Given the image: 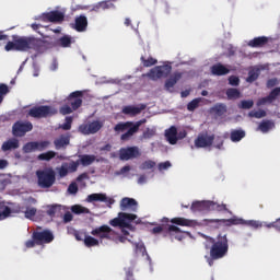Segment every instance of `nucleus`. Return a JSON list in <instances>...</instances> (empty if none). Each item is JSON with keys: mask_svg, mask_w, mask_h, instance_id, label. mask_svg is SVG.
<instances>
[{"mask_svg": "<svg viewBox=\"0 0 280 280\" xmlns=\"http://www.w3.org/2000/svg\"><path fill=\"white\" fill-rule=\"evenodd\" d=\"M12 39L4 46L5 51H40L45 47V40L32 36L12 35Z\"/></svg>", "mask_w": 280, "mask_h": 280, "instance_id": "1", "label": "nucleus"}, {"mask_svg": "<svg viewBox=\"0 0 280 280\" xmlns=\"http://www.w3.org/2000/svg\"><path fill=\"white\" fill-rule=\"evenodd\" d=\"M203 237L211 244L210 256H206L209 266H213L214 261L224 259L229 255V237L226 234L220 233L215 238L206 235Z\"/></svg>", "mask_w": 280, "mask_h": 280, "instance_id": "2", "label": "nucleus"}, {"mask_svg": "<svg viewBox=\"0 0 280 280\" xmlns=\"http://www.w3.org/2000/svg\"><path fill=\"white\" fill-rule=\"evenodd\" d=\"M37 184L42 189H49V187H54L56 183V171L54 168H45L36 172Z\"/></svg>", "mask_w": 280, "mask_h": 280, "instance_id": "3", "label": "nucleus"}, {"mask_svg": "<svg viewBox=\"0 0 280 280\" xmlns=\"http://www.w3.org/2000/svg\"><path fill=\"white\" fill-rule=\"evenodd\" d=\"M58 115V109L49 105L34 106L28 110V117L34 119H47V117H54Z\"/></svg>", "mask_w": 280, "mask_h": 280, "instance_id": "4", "label": "nucleus"}, {"mask_svg": "<svg viewBox=\"0 0 280 280\" xmlns=\"http://www.w3.org/2000/svg\"><path fill=\"white\" fill-rule=\"evenodd\" d=\"M137 220V214L119 212L117 218L109 221L110 226H119V229H130V222Z\"/></svg>", "mask_w": 280, "mask_h": 280, "instance_id": "5", "label": "nucleus"}, {"mask_svg": "<svg viewBox=\"0 0 280 280\" xmlns=\"http://www.w3.org/2000/svg\"><path fill=\"white\" fill-rule=\"evenodd\" d=\"M40 226L36 229V231L32 234V240H35L37 246H43V244H51L54 242L55 236L50 230L40 231Z\"/></svg>", "mask_w": 280, "mask_h": 280, "instance_id": "6", "label": "nucleus"}, {"mask_svg": "<svg viewBox=\"0 0 280 280\" xmlns=\"http://www.w3.org/2000/svg\"><path fill=\"white\" fill-rule=\"evenodd\" d=\"M32 130H34V125L31 121L18 120L12 126L13 137H25Z\"/></svg>", "mask_w": 280, "mask_h": 280, "instance_id": "7", "label": "nucleus"}, {"mask_svg": "<svg viewBox=\"0 0 280 280\" xmlns=\"http://www.w3.org/2000/svg\"><path fill=\"white\" fill-rule=\"evenodd\" d=\"M172 73V66L164 65L152 68L148 73L150 80H161V78H167Z\"/></svg>", "mask_w": 280, "mask_h": 280, "instance_id": "8", "label": "nucleus"}, {"mask_svg": "<svg viewBox=\"0 0 280 280\" xmlns=\"http://www.w3.org/2000/svg\"><path fill=\"white\" fill-rule=\"evenodd\" d=\"M213 141H215V135H209V132L202 131L195 139V148H211Z\"/></svg>", "mask_w": 280, "mask_h": 280, "instance_id": "9", "label": "nucleus"}, {"mask_svg": "<svg viewBox=\"0 0 280 280\" xmlns=\"http://www.w3.org/2000/svg\"><path fill=\"white\" fill-rule=\"evenodd\" d=\"M91 235L101 240H115V231L108 225H101L92 230Z\"/></svg>", "mask_w": 280, "mask_h": 280, "instance_id": "10", "label": "nucleus"}, {"mask_svg": "<svg viewBox=\"0 0 280 280\" xmlns=\"http://www.w3.org/2000/svg\"><path fill=\"white\" fill-rule=\"evenodd\" d=\"M102 122H100L98 120H94L88 125H81L79 127V132H81V135H95L100 132V130H102Z\"/></svg>", "mask_w": 280, "mask_h": 280, "instance_id": "11", "label": "nucleus"}, {"mask_svg": "<svg viewBox=\"0 0 280 280\" xmlns=\"http://www.w3.org/2000/svg\"><path fill=\"white\" fill-rule=\"evenodd\" d=\"M139 148L138 147H128L121 148L119 150V159L120 161H130V159H137L139 156Z\"/></svg>", "mask_w": 280, "mask_h": 280, "instance_id": "12", "label": "nucleus"}, {"mask_svg": "<svg viewBox=\"0 0 280 280\" xmlns=\"http://www.w3.org/2000/svg\"><path fill=\"white\" fill-rule=\"evenodd\" d=\"M84 96V93L82 91H74L70 93L68 96V102H70V106L72 110H78L80 106H82V97Z\"/></svg>", "mask_w": 280, "mask_h": 280, "instance_id": "13", "label": "nucleus"}, {"mask_svg": "<svg viewBox=\"0 0 280 280\" xmlns=\"http://www.w3.org/2000/svg\"><path fill=\"white\" fill-rule=\"evenodd\" d=\"M139 208V202H137L133 198L124 197L120 200V211H137Z\"/></svg>", "mask_w": 280, "mask_h": 280, "instance_id": "14", "label": "nucleus"}, {"mask_svg": "<svg viewBox=\"0 0 280 280\" xmlns=\"http://www.w3.org/2000/svg\"><path fill=\"white\" fill-rule=\"evenodd\" d=\"M279 95H280V88H275L273 90H271L269 95L259 98L256 105L264 106L266 104H272V102H275L279 97Z\"/></svg>", "mask_w": 280, "mask_h": 280, "instance_id": "15", "label": "nucleus"}, {"mask_svg": "<svg viewBox=\"0 0 280 280\" xmlns=\"http://www.w3.org/2000/svg\"><path fill=\"white\" fill-rule=\"evenodd\" d=\"M43 20L49 23H62L65 21V13L60 11H50L43 14Z\"/></svg>", "mask_w": 280, "mask_h": 280, "instance_id": "16", "label": "nucleus"}, {"mask_svg": "<svg viewBox=\"0 0 280 280\" xmlns=\"http://www.w3.org/2000/svg\"><path fill=\"white\" fill-rule=\"evenodd\" d=\"M183 78L182 72H175L173 73L164 84L165 91H168V93H174V86L178 83V81Z\"/></svg>", "mask_w": 280, "mask_h": 280, "instance_id": "17", "label": "nucleus"}, {"mask_svg": "<svg viewBox=\"0 0 280 280\" xmlns=\"http://www.w3.org/2000/svg\"><path fill=\"white\" fill-rule=\"evenodd\" d=\"M172 224H177V226H189L195 229V226H200V223L196 220L185 219V218H173L171 220Z\"/></svg>", "mask_w": 280, "mask_h": 280, "instance_id": "18", "label": "nucleus"}, {"mask_svg": "<svg viewBox=\"0 0 280 280\" xmlns=\"http://www.w3.org/2000/svg\"><path fill=\"white\" fill-rule=\"evenodd\" d=\"M145 104H139L138 106L128 105L122 108V113L124 115H130L131 117H135L137 115H141V112L145 110Z\"/></svg>", "mask_w": 280, "mask_h": 280, "instance_id": "19", "label": "nucleus"}, {"mask_svg": "<svg viewBox=\"0 0 280 280\" xmlns=\"http://www.w3.org/2000/svg\"><path fill=\"white\" fill-rule=\"evenodd\" d=\"M21 211L20 208L16 210H12V208L5 206V201H0V221L8 220L12 215V213H19Z\"/></svg>", "mask_w": 280, "mask_h": 280, "instance_id": "20", "label": "nucleus"}, {"mask_svg": "<svg viewBox=\"0 0 280 280\" xmlns=\"http://www.w3.org/2000/svg\"><path fill=\"white\" fill-rule=\"evenodd\" d=\"M86 27H89L86 15H79L74 19V30L77 32H86Z\"/></svg>", "mask_w": 280, "mask_h": 280, "instance_id": "21", "label": "nucleus"}, {"mask_svg": "<svg viewBox=\"0 0 280 280\" xmlns=\"http://www.w3.org/2000/svg\"><path fill=\"white\" fill-rule=\"evenodd\" d=\"M141 127V121H137L135 125H131L129 129L121 135V141H129L137 132H139V128Z\"/></svg>", "mask_w": 280, "mask_h": 280, "instance_id": "22", "label": "nucleus"}, {"mask_svg": "<svg viewBox=\"0 0 280 280\" xmlns=\"http://www.w3.org/2000/svg\"><path fill=\"white\" fill-rule=\"evenodd\" d=\"M211 201H194L190 206L192 213L200 211H210Z\"/></svg>", "mask_w": 280, "mask_h": 280, "instance_id": "23", "label": "nucleus"}, {"mask_svg": "<svg viewBox=\"0 0 280 280\" xmlns=\"http://www.w3.org/2000/svg\"><path fill=\"white\" fill-rule=\"evenodd\" d=\"M165 137L171 145H176V143H178V129L176 126H172L170 129H167L165 131Z\"/></svg>", "mask_w": 280, "mask_h": 280, "instance_id": "24", "label": "nucleus"}, {"mask_svg": "<svg viewBox=\"0 0 280 280\" xmlns=\"http://www.w3.org/2000/svg\"><path fill=\"white\" fill-rule=\"evenodd\" d=\"M69 143H71V136L67 135H61L59 138L54 140V145L56 148V150H62L65 148H67V145H69Z\"/></svg>", "mask_w": 280, "mask_h": 280, "instance_id": "25", "label": "nucleus"}, {"mask_svg": "<svg viewBox=\"0 0 280 280\" xmlns=\"http://www.w3.org/2000/svg\"><path fill=\"white\" fill-rule=\"evenodd\" d=\"M212 75H229L231 70L222 63H215L210 68Z\"/></svg>", "mask_w": 280, "mask_h": 280, "instance_id": "26", "label": "nucleus"}, {"mask_svg": "<svg viewBox=\"0 0 280 280\" xmlns=\"http://www.w3.org/2000/svg\"><path fill=\"white\" fill-rule=\"evenodd\" d=\"M88 202H109L113 205L114 200L108 199L106 194H91L88 196Z\"/></svg>", "mask_w": 280, "mask_h": 280, "instance_id": "27", "label": "nucleus"}, {"mask_svg": "<svg viewBox=\"0 0 280 280\" xmlns=\"http://www.w3.org/2000/svg\"><path fill=\"white\" fill-rule=\"evenodd\" d=\"M96 156L94 154H81L79 155V163L83 167H89V165H93V162L96 161Z\"/></svg>", "mask_w": 280, "mask_h": 280, "instance_id": "28", "label": "nucleus"}, {"mask_svg": "<svg viewBox=\"0 0 280 280\" xmlns=\"http://www.w3.org/2000/svg\"><path fill=\"white\" fill-rule=\"evenodd\" d=\"M266 45H268V37L266 36L255 37L248 42V47L253 48L266 47Z\"/></svg>", "mask_w": 280, "mask_h": 280, "instance_id": "29", "label": "nucleus"}, {"mask_svg": "<svg viewBox=\"0 0 280 280\" xmlns=\"http://www.w3.org/2000/svg\"><path fill=\"white\" fill-rule=\"evenodd\" d=\"M19 139H10L2 143L1 150L2 152H8L10 150H18L19 148Z\"/></svg>", "mask_w": 280, "mask_h": 280, "instance_id": "30", "label": "nucleus"}, {"mask_svg": "<svg viewBox=\"0 0 280 280\" xmlns=\"http://www.w3.org/2000/svg\"><path fill=\"white\" fill-rule=\"evenodd\" d=\"M244 137H246V131H244L243 129H234L230 133V139L231 141H233V143L242 141Z\"/></svg>", "mask_w": 280, "mask_h": 280, "instance_id": "31", "label": "nucleus"}, {"mask_svg": "<svg viewBox=\"0 0 280 280\" xmlns=\"http://www.w3.org/2000/svg\"><path fill=\"white\" fill-rule=\"evenodd\" d=\"M261 74V68L255 67L252 70L248 71V77L246 79V82H249L253 84V82H256V80L259 79V75Z\"/></svg>", "mask_w": 280, "mask_h": 280, "instance_id": "32", "label": "nucleus"}, {"mask_svg": "<svg viewBox=\"0 0 280 280\" xmlns=\"http://www.w3.org/2000/svg\"><path fill=\"white\" fill-rule=\"evenodd\" d=\"M72 43H75V39H73V37L69 35H63L57 40V44L59 45V47H63V48L71 47Z\"/></svg>", "mask_w": 280, "mask_h": 280, "instance_id": "33", "label": "nucleus"}, {"mask_svg": "<svg viewBox=\"0 0 280 280\" xmlns=\"http://www.w3.org/2000/svg\"><path fill=\"white\" fill-rule=\"evenodd\" d=\"M272 128H275V122L272 120H262L258 126V130L264 133L270 132Z\"/></svg>", "mask_w": 280, "mask_h": 280, "instance_id": "34", "label": "nucleus"}, {"mask_svg": "<svg viewBox=\"0 0 280 280\" xmlns=\"http://www.w3.org/2000/svg\"><path fill=\"white\" fill-rule=\"evenodd\" d=\"M211 110L217 117H222L223 115H226V105L223 103L215 104Z\"/></svg>", "mask_w": 280, "mask_h": 280, "instance_id": "35", "label": "nucleus"}, {"mask_svg": "<svg viewBox=\"0 0 280 280\" xmlns=\"http://www.w3.org/2000/svg\"><path fill=\"white\" fill-rule=\"evenodd\" d=\"M228 100H240L242 97V92L235 88H230L225 92Z\"/></svg>", "mask_w": 280, "mask_h": 280, "instance_id": "36", "label": "nucleus"}, {"mask_svg": "<svg viewBox=\"0 0 280 280\" xmlns=\"http://www.w3.org/2000/svg\"><path fill=\"white\" fill-rule=\"evenodd\" d=\"M56 151H47L37 156L38 161H51V159H56Z\"/></svg>", "mask_w": 280, "mask_h": 280, "instance_id": "37", "label": "nucleus"}, {"mask_svg": "<svg viewBox=\"0 0 280 280\" xmlns=\"http://www.w3.org/2000/svg\"><path fill=\"white\" fill-rule=\"evenodd\" d=\"M253 106H255V101H253V100H247V101L243 100L238 104V108H241L242 110H250V108H253Z\"/></svg>", "mask_w": 280, "mask_h": 280, "instance_id": "38", "label": "nucleus"}, {"mask_svg": "<svg viewBox=\"0 0 280 280\" xmlns=\"http://www.w3.org/2000/svg\"><path fill=\"white\" fill-rule=\"evenodd\" d=\"M84 244L88 248H93V246H100V241L93 236H85Z\"/></svg>", "mask_w": 280, "mask_h": 280, "instance_id": "39", "label": "nucleus"}, {"mask_svg": "<svg viewBox=\"0 0 280 280\" xmlns=\"http://www.w3.org/2000/svg\"><path fill=\"white\" fill-rule=\"evenodd\" d=\"M210 211H229V208H226V205L217 203L214 201H210Z\"/></svg>", "mask_w": 280, "mask_h": 280, "instance_id": "40", "label": "nucleus"}, {"mask_svg": "<svg viewBox=\"0 0 280 280\" xmlns=\"http://www.w3.org/2000/svg\"><path fill=\"white\" fill-rule=\"evenodd\" d=\"M36 142L33 141V142H27L23 145V152L24 154H30L32 152H36Z\"/></svg>", "mask_w": 280, "mask_h": 280, "instance_id": "41", "label": "nucleus"}, {"mask_svg": "<svg viewBox=\"0 0 280 280\" xmlns=\"http://www.w3.org/2000/svg\"><path fill=\"white\" fill-rule=\"evenodd\" d=\"M140 60H141L143 67H154V65H156V62H159L153 57H149L148 59H145L144 56H141Z\"/></svg>", "mask_w": 280, "mask_h": 280, "instance_id": "42", "label": "nucleus"}, {"mask_svg": "<svg viewBox=\"0 0 280 280\" xmlns=\"http://www.w3.org/2000/svg\"><path fill=\"white\" fill-rule=\"evenodd\" d=\"M36 142V150L38 152H43V150H47L49 145H51V142L49 140H44V141H35Z\"/></svg>", "mask_w": 280, "mask_h": 280, "instance_id": "43", "label": "nucleus"}, {"mask_svg": "<svg viewBox=\"0 0 280 280\" xmlns=\"http://www.w3.org/2000/svg\"><path fill=\"white\" fill-rule=\"evenodd\" d=\"M132 126V122H119L114 127L115 132H124V130H128Z\"/></svg>", "mask_w": 280, "mask_h": 280, "instance_id": "44", "label": "nucleus"}, {"mask_svg": "<svg viewBox=\"0 0 280 280\" xmlns=\"http://www.w3.org/2000/svg\"><path fill=\"white\" fill-rule=\"evenodd\" d=\"M61 207L62 206H60V205L49 206L47 211H46L47 215H49L50 218H54L56 215V213L58 211H60Z\"/></svg>", "mask_w": 280, "mask_h": 280, "instance_id": "45", "label": "nucleus"}, {"mask_svg": "<svg viewBox=\"0 0 280 280\" xmlns=\"http://www.w3.org/2000/svg\"><path fill=\"white\" fill-rule=\"evenodd\" d=\"M248 117H255V119H261L266 117V110L259 109V110H252L248 113Z\"/></svg>", "mask_w": 280, "mask_h": 280, "instance_id": "46", "label": "nucleus"}, {"mask_svg": "<svg viewBox=\"0 0 280 280\" xmlns=\"http://www.w3.org/2000/svg\"><path fill=\"white\" fill-rule=\"evenodd\" d=\"M212 145L213 148H217V150H222L224 148V138L221 136H218L217 138L214 137Z\"/></svg>", "mask_w": 280, "mask_h": 280, "instance_id": "47", "label": "nucleus"}, {"mask_svg": "<svg viewBox=\"0 0 280 280\" xmlns=\"http://www.w3.org/2000/svg\"><path fill=\"white\" fill-rule=\"evenodd\" d=\"M71 211H72V213H75V215H80V213H89L88 208H84V207L78 206V205L72 206Z\"/></svg>", "mask_w": 280, "mask_h": 280, "instance_id": "48", "label": "nucleus"}, {"mask_svg": "<svg viewBox=\"0 0 280 280\" xmlns=\"http://www.w3.org/2000/svg\"><path fill=\"white\" fill-rule=\"evenodd\" d=\"M228 222H230V224H233L234 226H240V225L245 226V224H246V220L237 218V217H234V218L228 220Z\"/></svg>", "mask_w": 280, "mask_h": 280, "instance_id": "49", "label": "nucleus"}, {"mask_svg": "<svg viewBox=\"0 0 280 280\" xmlns=\"http://www.w3.org/2000/svg\"><path fill=\"white\" fill-rule=\"evenodd\" d=\"M37 213L36 208H26L24 215L27 220H32Z\"/></svg>", "mask_w": 280, "mask_h": 280, "instance_id": "50", "label": "nucleus"}, {"mask_svg": "<svg viewBox=\"0 0 280 280\" xmlns=\"http://www.w3.org/2000/svg\"><path fill=\"white\" fill-rule=\"evenodd\" d=\"M10 93V89L5 85V83L0 84V104L3 102V95H8Z\"/></svg>", "mask_w": 280, "mask_h": 280, "instance_id": "51", "label": "nucleus"}, {"mask_svg": "<svg viewBox=\"0 0 280 280\" xmlns=\"http://www.w3.org/2000/svg\"><path fill=\"white\" fill-rule=\"evenodd\" d=\"M245 226H250L252 229H261L262 224L259 221L249 220L245 221Z\"/></svg>", "mask_w": 280, "mask_h": 280, "instance_id": "52", "label": "nucleus"}, {"mask_svg": "<svg viewBox=\"0 0 280 280\" xmlns=\"http://www.w3.org/2000/svg\"><path fill=\"white\" fill-rule=\"evenodd\" d=\"M154 167H156V162H154L152 160L145 161L141 165V170H152Z\"/></svg>", "mask_w": 280, "mask_h": 280, "instance_id": "53", "label": "nucleus"}, {"mask_svg": "<svg viewBox=\"0 0 280 280\" xmlns=\"http://www.w3.org/2000/svg\"><path fill=\"white\" fill-rule=\"evenodd\" d=\"M98 3L101 5V10H110V8H115V4L108 0H104Z\"/></svg>", "mask_w": 280, "mask_h": 280, "instance_id": "54", "label": "nucleus"}, {"mask_svg": "<svg viewBox=\"0 0 280 280\" xmlns=\"http://www.w3.org/2000/svg\"><path fill=\"white\" fill-rule=\"evenodd\" d=\"M125 280H135V269L130 267L125 269Z\"/></svg>", "mask_w": 280, "mask_h": 280, "instance_id": "55", "label": "nucleus"}, {"mask_svg": "<svg viewBox=\"0 0 280 280\" xmlns=\"http://www.w3.org/2000/svg\"><path fill=\"white\" fill-rule=\"evenodd\" d=\"M59 113L61 115H71V113H73V107L69 105H63L60 107Z\"/></svg>", "mask_w": 280, "mask_h": 280, "instance_id": "56", "label": "nucleus"}, {"mask_svg": "<svg viewBox=\"0 0 280 280\" xmlns=\"http://www.w3.org/2000/svg\"><path fill=\"white\" fill-rule=\"evenodd\" d=\"M112 242H116V244H126V242H128V237L119 235L115 232V240H112Z\"/></svg>", "mask_w": 280, "mask_h": 280, "instance_id": "57", "label": "nucleus"}, {"mask_svg": "<svg viewBox=\"0 0 280 280\" xmlns=\"http://www.w3.org/2000/svg\"><path fill=\"white\" fill-rule=\"evenodd\" d=\"M78 167H80V160L70 162L68 170H70V172H78Z\"/></svg>", "mask_w": 280, "mask_h": 280, "instance_id": "58", "label": "nucleus"}, {"mask_svg": "<svg viewBox=\"0 0 280 280\" xmlns=\"http://www.w3.org/2000/svg\"><path fill=\"white\" fill-rule=\"evenodd\" d=\"M229 84L231 86H240V78L235 75L229 77Z\"/></svg>", "mask_w": 280, "mask_h": 280, "instance_id": "59", "label": "nucleus"}, {"mask_svg": "<svg viewBox=\"0 0 280 280\" xmlns=\"http://www.w3.org/2000/svg\"><path fill=\"white\" fill-rule=\"evenodd\" d=\"M71 124H73V118L66 117V122L61 125L62 130H69L71 128Z\"/></svg>", "mask_w": 280, "mask_h": 280, "instance_id": "60", "label": "nucleus"}, {"mask_svg": "<svg viewBox=\"0 0 280 280\" xmlns=\"http://www.w3.org/2000/svg\"><path fill=\"white\" fill-rule=\"evenodd\" d=\"M266 226L267 229H276V231H280V218L275 222L267 224Z\"/></svg>", "mask_w": 280, "mask_h": 280, "instance_id": "61", "label": "nucleus"}, {"mask_svg": "<svg viewBox=\"0 0 280 280\" xmlns=\"http://www.w3.org/2000/svg\"><path fill=\"white\" fill-rule=\"evenodd\" d=\"M155 131L153 129H147L143 132V139H152V137H154Z\"/></svg>", "mask_w": 280, "mask_h": 280, "instance_id": "62", "label": "nucleus"}, {"mask_svg": "<svg viewBox=\"0 0 280 280\" xmlns=\"http://www.w3.org/2000/svg\"><path fill=\"white\" fill-rule=\"evenodd\" d=\"M198 104H199L198 100H192L187 105L188 110H196V107L198 106Z\"/></svg>", "mask_w": 280, "mask_h": 280, "instance_id": "63", "label": "nucleus"}, {"mask_svg": "<svg viewBox=\"0 0 280 280\" xmlns=\"http://www.w3.org/2000/svg\"><path fill=\"white\" fill-rule=\"evenodd\" d=\"M68 191L69 194H75L78 191V184L75 183L70 184L68 187Z\"/></svg>", "mask_w": 280, "mask_h": 280, "instance_id": "64", "label": "nucleus"}]
</instances>
